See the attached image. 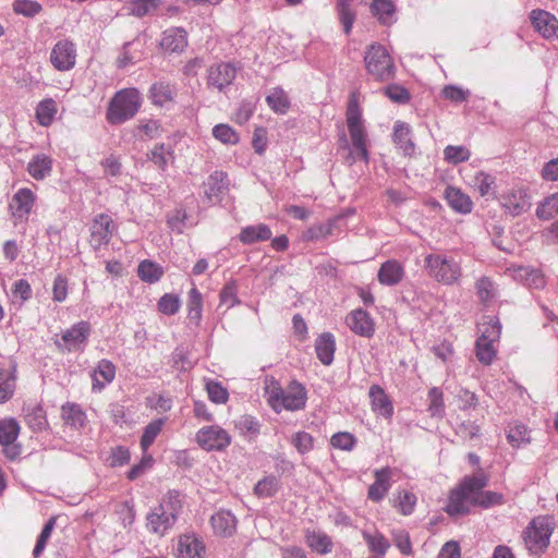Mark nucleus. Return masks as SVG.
<instances>
[{
    "mask_svg": "<svg viewBox=\"0 0 558 558\" xmlns=\"http://www.w3.org/2000/svg\"><path fill=\"white\" fill-rule=\"evenodd\" d=\"M507 440L513 448L530 442L529 429L524 424L514 423L508 426Z\"/></svg>",
    "mask_w": 558,
    "mask_h": 558,
    "instance_id": "49",
    "label": "nucleus"
},
{
    "mask_svg": "<svg viewBox=\"0 0 558 558\" xmlns=\"http://www.w3.org/2000/svg\"><path fill=\"white\" fill-rule=\"evenodd\" d=\"M555 527V521L549 515H538L532 519L523 532L526 549L532 555H542L545 553L549 546Z\"/></svg>",
    "mask_w": 558,
    "mask_h": 558,
    "instance_id": "5",
    "label": "nucleus"
},
{
    "mask_svg": "<svg viewBox=\"0 0 558 558\" xmlns=\"http://www.w3.org/2000/svg\"><path fill=\"white\" fill-rule=\"evenodd\" d=\"M471 151L465 146L449 145L444 149V158L447 162L458 165L469 160Z\"/></svg>",
    "mask_w": 558,
    "mask_h": 558,
    "instance_id": "57",
    "label": "nucleus"
},
{
    "mask_svg": "<svg viewBox=\"0 0 558 558\" xmlns=\"http://www.w3.org/2000/svg\"><path fill=\"white\" fill-rule=\"evenodd\" d=\"M20 434V424L15 418H4L0 421V444L2 446L12 445Z\"/></svg>",
    "mask_w": 558,
    "mask_h": 558,
    "instance_id": "47",
    "label": "nucleus"
},
{
    "mask_svg": "<svg viewBox=\"0 0 558 558\" xmlns=\"http://www.w3.org/2000/svg\"><path fill=\"white\" fill-rule=\"evenodd\" d=\"M56 525V518H50L48 522L45 524L40 535L38 536V539L36 542L35 548L33 550V555L35 558L39 557L40 554L44 551L46 544L48 539L51 536V533Z\"/></svg>",
    "mask_w": 558,
    "mask_h": 558,
    "instance_id": "64",
    "label": "nucleus"
},
{
    "mask_svg": "<svg viewBox=\"0 0 558 558\" xmlns=\"http://www.w3.org/2000/svg\"><path fill=\"white\" fill-rule=\"evenodd\" d=\"M175 95V87L162 82L153 84L149 89V98L151 99V102L159 107L172 104L174 101Z\"/></svg>",
    "mask_w": 558,
    "mask_h": 558,
    "instance_id": "34",
    "label": "nucleus"
},
{
    "mask_svg": "<svg viewBox=\"0 0 558 558\" xmlns=\"http://www.w3.org/2000/svg\"><path fill=\"white\" fill-rule=\"evenodd\" d=\"M487 478L484 474L465 476L459 485L453 488L449 496L445 511L450 517L463 515L470 512L472 506L489 508L501 505L504 496L495 492H484Z\"/></svg>",
    "mask_w": 558,
    "mask_h": 558,
    "instance_id": "1",
    "label": "nucleus"
},
{
    "mask_svg": "<svg viewBox=\"0 0 558 558\" xmlns=\"http://www.w3.org/2000/svg\"><path fill=\"white\" fill-rule=\"evenodd\" d=\"M330 444L335 449L351 451L356 444V438L349 432H339L331 436Z\"/></svg>",
    "mask_w": 558,
    "mask_h": 558,
    "instance_id": "60",
    "label": "nucleus"
},
{
    "mask_svg": "<svg viewBox=\"0 0 558 558\" xmlns=\"http://www.w3.org/2000/svg\"><path fill=\"white\" fill-rule=\"evenodd\" d=\"M137 276L144 282L154 283L161 279L163 269L157 263L145 259L137 267Z\"/></svg>",
    "mask_w": 558,
    "mask_h": 558,
    "instance_id": "44",
    "label": "nucleus"
},
{
    "mask_svg": "<svg viewBox=\"0 0 558 558\" xmlns=\"http://www.w3.org/2000/svg\"><path fill=\"white\" fill-rule=\"evenodd\" d=\"M116 378V366L109 360L102 359L92 373V389L100 392L107 385L111 384Z\"/></svg>",
    "mask_w": 558,
    "mask_h": 558,
    "instance_id": "22",
    "label": "nucleus"
},
{
    "mask_svg": "<svg viewBox=\"0 0 558 558\" xmlns=\"http://www.w3.org/2000/svg\"><path fill=\"white\" fill-rule=\"evenodd\" d=\"M235 427L242 435L248 437H256L259 434V424L258 422L251 415L241 416L236 423Z\"/></svg>",
    "mask_w": 558,
    "mask_h": 558,
    "instance_id": "62",
    "label": "nucleus"
},
{
    "mask_svg": "<svg viewBox=\"0 0 558 558\" xmlns=\"http://www.w3.org/2000/svg\"><path fill=\"white\" fill-rule=\"evenodd\" d=\"M177 521L160 508H155L146 515V526L151 534L162 537L173 527Z\"/></svg>",
    "mask_w": 558,
    "mask_h": 558,
    "instance_id": "21",
    "label": "nucleus"
},
{
    "mask_svg": "<svg viewBox=\"0 0 558 558\" xmlns=\"http://www.w3.org/2000/svg\"><path fill=\"white\" fill-rule=\"evenodd\" d=\"M315 351L324 365H330L336 351V340L331 332H323L315 340Z\"/></svg>",
    "mask_w": 558,
    "mask_h": 558,
    "instance_id": "30",
    "label": "nucleus"
},
{
    "mask_svg": "<svg viewBox=\"0 0 558 558\" xmlns=\"http://www.w3.org/2000/svg\"><path fill=\"white\" fill-rule=\"evenodd\" d=\"M265 395L268 404L277 413L282 410H302L305 408L307 400V393L303 385L292 381L284 390L275 378L266 380Z\"/></svg>",
    "mask_w": 558,
    "mask_h": 558,
    "instance_id": "2",
    "label": "nucleus"
},
{
    "mask_svg": "<svg viewBox=\"0 0 558 558\" xmlns=\"http://www.w3.org/2000/svg\"><path fill=\"white\" fill-rule=\"evenodd\" d=\"M374 475L375 482L369 486L367 497L374 502H379L390 489L391 471L389 468H383L376 470Z\"/></svg>",
    "mask_w": 558,
    "mask_h": 558,
    "instance_id": "25",
    "label": "nucleus"
},
{
    "mask_svg": "<svg viewBox=\"0 0 558 558\" xmlns=\"http://www.w3.org/2000/svg\"><path fill=\"white\" fill-rule=\"evenodd\" d=\"M271 235L272 231L267 225L258 223L243 228L239 234V240L243 244L250 245L256 242L267 241L271 238Z\"/></svg>",
    "mask_w": 558,
    "mask_h": 558,
    "instance_id": "33",
    "label": "nucleus"
},
{
    "mask_svg": "<svg viewBox=\"0 0 558 558\" xmlns=\"http://www.w3.org/2000/svg\"><path fill=\"white\" fill-rule=\"evenodd\" d=\"M502 206L512 216H519L531 207L527 190L522 186H514L502 195Z\"/></svg>",
    "mask_w": 558,
    "mask_h": 558,
    "instance_id": "17",
    "label": "nucleus"
},
{
    "mask_svg": "<svg viewBox=\"0 0 558 558\" xmlns=\"http://www.w3.org/2000/svg\"><path fill=\"white\" fill-rule=\"evenodd\" d=\"M17 369L16 366L11 368H0V404L10 401L16 390Z\"/></svg>",
    "mask_w": 558,
    "mask_h": 558,
    "instance_id": "31",
    "label": "nucleus"
},
{
    "mask_svg": "<svg viewBox=\"0 0 558 558\" xmlns=\"http://www.w3.org/2000/svg\"><path fill=\"white\" fill-rule=\"evenodd\" d=\"M280 489V481L277 476H266L257 482L254 487V494L258 498H269L275 496Z\"/></svg>",
    "mask_w": 558,
    "mask_h": 558,
    "instance_id": "48",
    "label": "nucleus"
},
{
    "mask_svg": "<svg viewBox=\"0 0 558 558\" xmlns=\"http://www.w3.org/2000/svg\"><path fill=\"white\" fill-rule=\"evenodd\" d=\"M466 185L482 197L495 193L496 178L485 171H475L473 174H466L464 178Z\"/></svg>",
    "mask_w": 558,
    "mask_h": 558,
    "instance_id": "23",
    "label": "nucleus"
},
{
    "mask_svg": "<svg viewBox=\"0 0 558 558\" xmlns=\"http://www.w3.org/2000/svg\"><path fill=\"white\" fill-rule=\"evenodd\" d=\"M61 416L65 424L73 427H82L86 421L84 411L75 403H66L62 405Z\"/></svg>",
    "mask_w": 558,
    "mask_h": 558,
    "instance_id": "45",
    "label": "nucleus"
},
{
    "mask_svg": "<svg viewBox=\"0 0 558 558\" xmlns=\"http://www.w3.org/2000/svg\"><path fill=\"white\" fill-rule=\"evenodd\" d=\"M213 135L216 140L226 145H235L239 143V134L228 124H217L213 129Z\"/></svg>",
    "mask_w": 558,
    "mask_h": 558,
    "instance_id": "55",
    "label": "nucleus"
},
{
    "mask_svg": "<svg viewBox=\"0 0 558 558\" xmlns=\"http://www.w3.org/2000/svg\"><path fill=\"white\" fill-rule=\"evenodd\" d=\"M168 515L173 517L178 521L179 514L183 508V498L180 492L169 490L167 492L158 506Z\"/></svg>",
    "mask_w": 558,
    "mask_h": 558,
    "instance_id": "40",
    "label": "nucleus"
},
{
    "mask_svg": "<svg viewBox=\"0 0 558 558\" xmlns=\"http://www.w3.org/2000/svg\"><path fill=\"white\" fill-rule=\"evenodd\" d=\"M25 422L33 430H43L48 425L46 412L40 403L27 405Z\"/></svg>",
    "mask_w": 558,
    "mask_h": 558,
    "instance_id": "41",
    "label": "nucleus"
},
{
    "mask_svg": "<svg viewBox=\"0 0 558 558\" xmlns=\"http://www.w3.org/2000/svg\"><path fill=\"white\" fill-rule=\"evenodd\" d=\"M417 498L415 494L409 490H399L393 498V507L402 514L410 515L416 506Z\"/></svg>",
    "mask_w": 558,
    "mask_h": 558,
    "instance_id": "46",
    "label": "nucleus"
},
{
    "mask_svg": "<svg viewBox=\"0 0 558 558\" xmlns=\"http://www.w3.org/2000/svg\"><path fill=\"white\" fill-rule=\"evenodd\" d=\"M189 45L187 32L182 27H170L162 32L159 46L166 53H182Z\"/></svg>",
    "mask_w": 558,
    "mask_h": 558,
    "instance_id": "16",
    "label": "nucleus"
},
{
    "mask_svg": "<svg viewBox=\"0 0 558 558\" xmlns=\"http://www.w3.org/2000/svg\"><path fill=\"white\" fill-rule=\"evenodd\" d=\"M506 272L515 280L523 282L530 289H542L546 284L543 274L537 269L524 266H511L507 268Z\"/></svg>",
    "mask_w": 558,
    "mask_h": 558,
    "instance_id": "20",
    "label": "nucleus"
},
{
    "mask_svg": "<svg viewBox=\"0 0 558 558\" xmlns=\"http://www.w3.org/2000/svg\"><path fill=\"white\" fill-rule=\"evenodd\" d=\"M141 107V95L136 88H124L116 93L109 102L107 121L121 124L132 119Z\"/></svg>",
    "mask_w": 558,
    "mask_h": 558,
    "instance_id": "4",
    "label": "nucleus"
},
{
    "mask_svg": "<svg viewBox=\"0 0 558 558\" xmlns=\"http://www.w3.org/2000/svg\"><path fill=\"white\" fill-rule=\"evenodd\" d=\"M268 107L277 114H286L291 108V100L282 87H274L266 96Z\"/></svg>",
    "mask_w": 558,
    "mask_h": 558,
    "instance_id": "35",
    "label": "nucleus"
},
{
    "mask_svg": "<svg viewBox=\"0 0 558 558\" xmlns=\"http://www.w3.org/2000/svg\"><path fill=\"white\" fill-rule=\"evenodd\" d=\"M205 195L209 201L219 199L229 189L228 174L217 170L204 183Z\"/></svg>",
    "mask_w": 558,
    "mask_h": 558,
    "instance_id": "27",
    "label": "nucleus"
},
{
    "mask_svg": "<svg viewBox=\"0 0 558 558\" xmlns=\"http://www.w3.org/2000/svg\"><path fill=\"white\" fill-rule=\"evenodd\" d=\"M363 538L367 543L371 551L379 554L381 556H384L390 547L388 539L384 536V534L379 532H376L374 534L363 532Z\"/></svg>",
    "mask_w": 558,
    "mask_h": 558,
    "instance_id": "52",
    "label": "nucleus"
},
{
    "mask_svg": "<svg viewBox=\"0 0 558 558\" xmlns=\"http://www.w3.org/2000/svg\"><path fill=\"white\" fill-rule=\"evenodd\" d=\"M377 277L381 284L396 286L403 279L404 268L400 262L389 259L381 264Z\"/></svg>",
    "mask_w": 558,
    "mask_h": 558,
    "instance_id": "29",
    "label": "nucleus"
},
{
    "mask_svg": "<svg viewBox=\"0 0 558 558\" xmlns=\"http://www.w3.org/2000/svg\"><path fill=\"white\" fill-rule=\"evenodd\" d=\"M163 425L162 420H156L150 422L144 429L143 436L141 438V448L144 452L148 450V448L153 445L156 437L161 432Z\"/></svg>",
    "mask_w": 558,
    "mask_h": 558,
    "instance_id": "58",
    "label": "nucleus"
},
{
    "mask_svg": "<svg viewBox=\"0 0 558 558\" xmlns=\"http://www.w3.org/2000/svg\"><path fill=\"white\" fill-rule=\"evenodd\" d=\"M476 293L480 301L484 304L492 302L497 295V289L493 280L488 277H482L476 281Z\"/></svg>",
    "mask_w": 558,
    "mask_h": 558,
    "instance_id": "51",
    "label": "nucleus"
},
{
    "mask_svg": "<svg viewBox=\"0 0 558 558\" xmlns=\"http://www.w3.org/2000/svg\"><path fill=\"white\" fill-rule=\"evenodd\" d=\"M536 215L538 218L549 220L558 215V193L546 197L537 207Z\"/></svg>",
    "mask_w": 558,
    "mask_h": 558,
    "instance_id": "54",
    "label": "nucleus"
},
{
    "mask_svg": "<svg viewBox=\"0 0 558 558\" xmlns=\"http://www.w3.org/2000/svg\"><path fill=\"white\" fill-rule=\"evenodd\" d=\"M531 22L544 38H558V20L551 13L544 10H533Z\"/></svg>",
    "mask_w": 558,
    "mask_h": 558,
    "instance_id": "18",
    "label": "nucleus"
},
{
    "mask_svg": "<svg viewBox=\"0 0 558 558\" xmlns=\"http://www.w3.org/2000/svg\"><path fill=\"white\" fill-rule=\"evenodd\" d=\"M181 302L178 295L172 293L163 294L157 304L158 311L163 315H174L179 312Z\"/></svg>",
    "mask_w": 558,
    "mask_h": 558,
    "instance_id": "59",
    "label": "nucleus"
},
{
    "mask_svg": "<svg viewBox=\"0 0 558 558\" xmlns=\"http://www.w3.org/2000/svg\"><path fill=\"white\" fill-rule=\"evenodd\" d=\"M35 203V195L27 187L20 189L10 202V210L15 219H27Z\"/></svg>",
    "mask_w": 558,
    "mask_h": 558,
    "instance_id": "19",
    "label": "nucleus"
},
{
    "mask_svg": "<svg viewBox=\"0 0 558 558\" xmlns=\"http://www.w3.org/2000/svg\"><path fill=\"white\" fill-rule=\"evenodd\" d=\"M480 336L476 340L475 352L478 361L484 365H489L497 353V344L500 339V323L489 317L478 326Z\"/></svg>",
    "mask_w": 558,
    "mask_h": 558,
    "instance_id": "8",
    "label": "nucleus"
},
{
    "mask_svg": "<svg viewBox=\"0 0 558 558\" xmlns=\"http://www.w3.org/2000/svg\"><path fill=\"white\" fill-rule=\"evenodd\" d=\"M13 12L26 17H34L41 12L43 7L34 0H15L12 4Z\"/></svg>",
    "mask_w": 558,
    "mask_h": 558,
    "instance_id": "56",
    "label": "nucleus"
},
{
    "mask_svg": "<svg viewBox=\"0 0 558 558\" xmlns=\"http://www.w3.org/2000/svg\"><path fill=\"white\" fill-rule=\"evenodd\" d=\"M396 4L393 0H377L371 2V12L380 24L391 25L396 21Z\"/></svg>",
    "mask_w": 558,
    "mask_h": 558,
    "instance_id": "36",
    "label": "nucleus"
},
{
    "mask_svg": "<svg viewBox=\"0 0 558 558\" xmlns=\"http://www.w3.org/2000/svg\"><path fill=\"white\" fill-rule=\"evenodd\" d=\"M345 118L352 146L360 157L367 163L369 156L367 150L366 132L362 122L360 93L356 90L350 94Z\"/></svg>",
    "mask_w": 558,
    "mask_h": 558,
    "instance_id": "3",
    "label": "nucleus"
},
{
    "mask_svg": "<svg viewBox=\"0 0 558 558\" xmlns=\"http://www.w3.org/2000/svg\"><path fill=\"white\" fill-rule=\"evenodd\" d=\"M90 332L92 325L86 320H81L64 330L61 340L56 341V344L63 352L78 351L86 343Z\"/></svg>",
    "mask_w": 558,
    "mask_h": 558,
    "instance_id": "10",
    "label": "nucleus"
},
{
    "mask_svg": "<svg viewBox=\"0 0 558 558\" xmlns=\"http://www.w3.org/2000/svg\"><path fill=\"white\" fill-rule=\"evenodd\" d=\"M445 198L448 205L457 213L470 214L473 209L471 197L459 187L448 186L445 191Z\"/></svg>",
    "mask_w": 558,
    "mask_h": 558,
    "instance_id": "28",
    "label": "nucleus"
},
{
    "mask_svg": "<svg viewBox=\"0 0 558 558\" xmlns=\"http://www.w3.org/2000/svg\"><path fill=\"white\" fill-rule=\"evenodd\" d=\"M162 3V0H128L124 9L129 15L143 17L156 12Z\"/></svg>",
    "mask_w": 558,
    "mask_h": 558,
    "instance_id": "37",
    "label": "nucleus"
},
{
    "mask_svg": "<svg viewBox=\"0 0 558 558\" xmlns=\"http://www.w3.org/2000/svg\"><path fill=\"white\" fill-rule=\"evenodd\" d=\"M236 523L235 517L227 510H220L210 518L214 534L219 537L232 536L236 530Z\"/></svg>",
    "mask_w": 558,
    "mask_h": 558,
    "instance_id": "24",
    "label": "nucleus"
},
{
    "mask_svg": "<svg viewBox=\"0 0 558 558\" xmlns=\"http://www.w3.org/2000/svg\"><path fill=\"white\" fill-rule=\"evenodd\" d=\"M186 307L187 318L198 326L203 317V295L196 287L189 291Z\"/></svg>",
    "mask_w": 558,
    "mask_h": 558,
    "instance_id": "42",
    "label": "nucleus"
},
{
    "mask_svg": "<svg viewBox=\"0 0 558 558\" xmlns=\"http://www.w3.org/2000/svg\"><path fill=\"white\" fill-rule=\"evenodd\" d=\"M410 135L411 129L407 123L401 121L396 122L393 128V141L407 155L412 154L414 150V144Z\"/></svg>",
    "mask_w": 558,
    "mask_h": 558,
    "instance_id": "43",
    "label": "nucleus"
},
{
    "mask_svg": "<svg viewBox=\"0 0 558 558\" xmlns=\"http://www.w3.org/2000/svg\"><path fill=\"white\" fill-rule=\"evenodd\" d=\"M345 323L350 330L360 337L372 338L375 333L373 317L362 308L351 311L345 317Z\"/></svg>",
    "mask_w": 558,
    "mask_h": 558,
    "instance_id": "15",
    "label": "nucleus"
},
{
    "mask_svg": "<svg viewBox=\"0 0 558 558\" xmlns=\"http://www.w3.org/2000/svg\"><path fill=\"white\" fill-rule=\"evenodd\" d=\"M76 57L74 43L69 39H61L51 49L50 62L58 71H70L76 64Z\"/></svg>",
    "mask_w": 558,
    "mask_h": 558,
    "instance_id": "12",
    "label": "nucleus"
},
{
    "mask_svg": "<svg viewBox=\"0 0 558 558\" xmlns=\"http://www.w3.org/2000/svg\"><path fill=\"white\" fill-rule=\"evenodd\" d=\"M427 274L438 283L452 286L460 281L462 268L452 256L445 254H428L424 258Z\"/></svg>",
    "mask_w": 558,
    "mask_h": 558,
    "instance_id": "6",
    "label": "nucleus"
},
{
    "mask_svg": "<svg viewBox=\"0 0 558 558\" xmlns=\"http://www.w3.org/2000/svg\"><path fill=\"white\" fill-rule=\"evenodd\" d=\"M205 542L195 532H186L178 536L174 558H205Z\"/></svg>",
    "mask_w": 558,
    "mask_h": 558,
    "instance_id": "13",
    "label": "nucleus"
},
{
    "mask_svg": "<svg viewBox=\"0 0 558 558\" xmlns=\"http://www.w3.org/2000/svg\"><path fill=\"white\" fill-rule=\"evenodd\" d=\"M369 399H371V407L372 410L379 415L389 418L393 414V405L388 397V395L385 392V390L378 386L373 385L369 388Z\"/></svg>",
    "mask_w": 558,
    "mask_h": 558,
    "instance_id": "26",
    "label": "nucleus"
},
{
    "mask_svg": "<svg viewBox=\"0 0 558 558\" xmlns=\"http://www.w3.org/2000/svg\"><path fill=\"white\" fill-rule=\"evenodd\" d=\"M307 546L319 555H326L332 549L331 538L320 531H307L305 534Z\"/></svg>",
    "mask_w": 558,
    "mask_h": 558,
    "instance_id": "39",
    "label": "nucleus"
},
{
    "mask_svg": "<svg viewBox=\"0 0 558 558\" xmlns=\"http://www.w3.org/2000/svg\"><path fill=\"white\" fill-rule=\"evenodd\" d=\"M220 303L226 305L227 308H232L233 306L240 304V300L238 298V286L235 281H229L226 283L220 291Z\"/></svg>",
    "mask_w": 558,
    "mask_h": 558,
    "instance_id": "61",
    "label": "nucleus"
},
{
    "mask_svg": "<svg viewBox=\"0 0 558 558\" xmlns=\"http://www.w3.org/2000/svg\"><path fill=\"white\" fill-rule=\"evenodd\" d=\"M364 62L367 73L376 81L387 82L395 77L396 66L392 57L380 44L368 46Z\"/></svg>",
    "mask_w": 558,
    "mask_h": 558,
    "instance_id": "7",
    "label": "nucleus"
},
{
    "mask_svg": "<svg viewBox=\"0 0 558 558\" xmlns=\"http://www.w3.org/2000/svg\"><path fill=\"white\" fill-rule=\"evenodd\" d=\"M236 76V69L229 62H220L207 70V86L219 92L231 85Z\"/></svg>",
    "mask_w": 558,
    "mask_h": 558,
    "instance_id": "14",
    "label": "nucleus"
},
{
    "mask_svg": "<svg viewBox=\"0 0 558 558\" xmlns=\"http://www.w3.org/2000/svg\"><path fill=\"white\" fill-rule=\"evenodd\" d=\"M58 113V105L52 98H44L36 107L35 118L39 125L49 126Z\"/></svg>",
    "mask_w": 558,
    "mask_h": 558,
    "instance_id": "38",
    "label": "nucleus"
},
{
    "mask_svg": "<svg viewBox=\"0 0 558 558\" xmlns=\"http://www.w3.org/2000/svg\"><path fill=\"white\" fill-rule=\"evenodd\" d=\"M116 225L113 219L107 214H98L93 218L90 225V238L89 244L98 251L104 246H107L111 241Z\"/></svg>",
    "mask_w": 558,
    "mask_h": 558,
    "instance_id": "11",
    "label": "nucleus"
},
{
    "mask_svg": "<svg viewBox=\"0 0 558 558\" xmlns=\"http://www.w3.org/2000/svg\"><path fill=\"white\" fill-rule=\"evenodd\" d=\"M206 391L211 402L216 404H225L229 400V392L221 383L208 380L206 383Z\"/></svg>",
    "mask_w": 558,
    "mask_h": 558,
    "instance_id": "53",
    "label": "nucleus"
},
{
    "mask_svg": "<svg viewBox=\"0 0 558 558\" xmlns=\"http://www.w3.org/2000/svg\"><path fill=\"white\" fill-rule=\"evenodd\" d=\"M391 535L396 547L400 550L402 555L410 556L413 554L411 538L407 531H392Z\"/></svg>",
    "mask_w": 558,
    "mask_h": 558,
    "instance_id": "63",
    "label": "nucleus"
},
{
    "mask_svg": "<svg viewBox=\"0 0 558 558\" xmlns=\"http://www.w3.org/2000/svg\"><path fill=\"white\" fill-rule=\"evenodd\" d=\"M351 2L352 0H338L337 2V11L345 34H350L356 16L351 9Z\"/></svg>",
    "mask_w": 558,
    "mask_h": 558,
    "instance_id": "50",
    "label": "nucleus"
},
{
    "mask_svg": "<svg viewBox=\"0 0 558 558\" xmlns=\"http://www.w3.org/2000/svg\"><path fill=\"white\" fill-rule=\"evenodd\" d=\"M53 161L51 157L45 154L35 155L27 165V172L29 175L37 180L41 181L50 175L52 171Z\"/></svg>",
    "mask_w": 558,
    "mask_h": 558,
    "instance_id": "32",
    "label": "nucleus"
},
{
    "mask_svg": "<svg viewBox=\"0 0 558 558\" xmlns=\"http://www.w3.org/2000/svg\"><path fill=\"white\" fill-rule=\"evenodd\" d=\"M231 440V435L219 425L204 426L195 435V441L206 451H223Z\"/></svg>",
    "mask_w": 558,
    "mask_h": 558,
    "instance_id": "9",
    "label": "nucleus"
}]
</instances>
